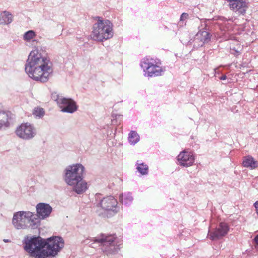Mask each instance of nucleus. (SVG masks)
<instances>
[{
  "label": "nucleus",
  "instance_id": "aec40b11",
  "mask_svg": "<svg viewBox=\"0 0 258 258\" xmlns=\"http://www.w3.org/2000/svg\"><path fill=\"white\" fill-rule=\"evenodd\" d=\"M137 169L138 171L142 175L147 174L149 170L148 165L144 163L138 164Z\"/></svg>",
  "mask_w": 258,
  "mask_h": 258
},
{
  "label": "nucleus",
  "instance_id": "1a4fd4ad",
  "mask_svg": "<svg viewBox=\"0 0 258 258\" xmlns=\"http://www.w3.org/2000/svg\"><path fill=\"white\" fill-rule=\"evenodd\" d=\"M99 204L102 209L110 212L111 215L116 214L119 210L117 206V201L112 196L104 198L100 201Z\"/></svg>",
  "mask_w": 258,
  "mask_h": 258
},
{
  "label": "nucleus",
  "instance_id": "a878e982",
  "mask_svg": "<svg viewBox=\"0 0 258 258\" xmlns=\"http://www.w3.org/2000/svg\"><path fill=\"white\" fill-rule=\"evenodd\" d=\"M188 17V14H187L186 13H183L181 14V15L180 16V20L181 21H183L185 20V19H187Z\"/></svg>",
  "mask_w": 258,
  "mask_h": 258
},
{
  "label": "nucleus",
  "instance_id": "6e6552de",
  "mask_svg": "<svg viewBox=\"0 0 258 258\" xmlns=\"http://www.w3.org/2000/svg\"><path fill=\"white\" fill-rule=\"evenodd\" d=\"M15 132L18 137L25 140H31L36 135L34 125L28 122L22 123L17 127Z\"/></svg>",
  "mask_w": 258,
  "mask_h": 258
},
{
  "label": "nucleus",
  "instance_id": "7ed1b4c3",
  "mask_svg": "<svg viewBox=\"0 0 258 258\" xmlns=\"http://www.w3.org/2000/svg\"><path fill=\"white\" fill-rule=\"evenodd\" d=\"M84 171L85 167L81 163L69 165L64 171V181L78 194L84 192L88 188L87 182L83 180Z\"/></svg>",
  "mask_w": 258,
  "mask_h": 258
},
{
  "label": "nucleus",
  "instance_id": "ddd939ff",
  "mask_svg": "<svg viewBox=\"0 0 258 258\" xmlns=\"http://www.w3.org/2000/svg\"><path fill=\"white\" fill-rule=\"evenodd\" d=\"M63 112L73 113L78 109L76 102L71 98L64 97L58 106Z\"/></svg>",
  "mask_w": 258,
  "mask_h": 258
},
{
  "label": "nucleus",
  "instance_id": "4be33fe9",
  "mask_svg": "<svg viewBox=\"0 0 258 258\" xmlns=\"http://www.w3.org/2000/svg\"><path fill=\"white\" fill-rule=\"evenodd\" d=\"M140 140L139 135L135 131H132L130 134V143L135 144Z\"/></svg>",
  "mask_w": 258,
  "mask_h": 258
},
{
  "label": "nucleus",
  "instance_id": "6ab92c4d",
  "mask_svg": "<svg viewBox=\"0 0 258 258\" xmlns=\"http://www.w3.org/2000/svg\"><path fill=\"white\" fill-rule=\"evenodd\" d=\"M36 34L33 30H29L23 35V40L27 42H30L35 38Z\"/></svg>",
  "mask_w": 258,
  "mask_h": 258
},
{
  "label": "nucleus",
  "instance_id": "393cba45",
  "mask_svg": "<svg viewBox=\"0 0 258 258\" xmlns=\"http://www.w3.org/2000/svg\"><path fill=\"white\" fill-rule=\"evenodd\" d=\"M121 117V115L118 114H112V118H111V122L113 125H116L118 123V120H119V118Z\"/></svg>",
  "mask_w": 258,
  "mask_h": 258
},
{
  "label": "nucleus",
  "instance_id": "cd10ccee",
  "mask_svg": "<svg viewBox=\"0 0 258 258\" xmlns=\"http://www.w3.org/2000/svg\"><path fill=\"white\" fill-rule=\"evenodd\" d=\"M254 240L256 245L258 246V234L255 237Z\"/></svg>",
  "mask_w": 258,
  "mask_h": 258
},
{
  "label": "nucleus",
  "instance_id": "f3484780",
  "mask_svg": "<svg viewBox=\"0 0 258 258\" xmlns=\"http://www.w3.org/2000/svg\"><path fill=\"white\" fill-rule=\"evenodd\" d=\"M8 113L4 111H0V129L9 126Z\"/></svg>",
  "mask_w": 258,
  "mask_h": 258
},
{
  "label": "nucleus",
  "instance_id": "2f4dec72",
  "mask_svg": "<svg viewBox=\"0 0 258 258\" xmlns=\"http://www.w3.org/2000/svg\"><path fill=\"white\" fill-rule=\"evenodd\" d=\"M32 41H33V42H36V41L35 40H33Z\"/></svg>",
  "mask_w": 258,
  "mask_h": 258
},
{
  "label": "nucleus",
  "instance_id": "20e7f679",
  "mask_svg": "<svg viewBox=\"0 0 258 258\" xmlns=\"http://www.w3.org/2000/svg\"><path fill=\"white\" fill-rule=\"evenodd\" d=\"M12 224L17 229H33L40 226L39 219L35 216V214L30 211H18L14 214Z\"/></svg>",
  "mask_w": 258,
  "mask_h": 258
},
{
  "label": "nucleus",
  "instance_id": "2eb2a0df",
  "mask_svg": "<svg viewBox=\"0 0 258 258\" xmlns=\"http://www.w3.org/2000/svg\"><path fill=\"white\" fill-rule=\"evenodd\" d=\"M242 166L244 167L254 169L258 167V163L251 156H247L243 157Z\"/></svg>",
  "mask_w": 258,
  "mask_h": 258
},
{
  "label": "nucleus",
  "instance_id": "f257e3e1",
  "mask_svg": "<svg viewBox=\"0 0 258 258\" xmlns=\"http://www.w3.org/2000/svg\"><path fill=\"white\" fill-rule=\"evenodd\" d=\"M24 249L30 257L48 258L54 256L64 246V240L59 236L44 239L38 236L25 237L23 240Z\"/></svg>",
  "mask_w": 258,
  "mask_h": 258
},
{
  "label": "nucleus",
  "instance_id": "9d476101",
  "mask_svg": "<svg viewBox=\"0 0 258 258\" xmlns=\"http://www.w3.org/2000/svg\"><path fill=\"white\" fill-rule=\"evenodd\" d=\"M228 3L229 9L238 15H244L248 9L246 0H225Z\"/></svg>",
  "mask_w": 258,
  "mask_h": 258
},
{
  "label": "nucleus",
  "instance_id": "bb28decb",
  "mask_svg": "<svg viewBox=\"0 0 258 258\" xmlns=\"http://www.w3.org/2000/svg\"><path fill=\"white\" fill-rule=\"evenodd\" d=\"M254 206L255 208V212L256 214L258 215V201H256L254 203Z\"/></svg>",
  "mask_w": 258,
  "mask_h": 258
},
{
  "label": "nucleus",
  "instance_id": "4468645a",
  "mask_svg": "<svg viewBox=\"0 0 258 258\" xmlns=\"http://www.w3.org/2000/svg\"><path fill=\"white\" fill-rule=\"evenodd\" d=\"M229 227L226 223L221 222L215 230L210 233V238L212 240L218 239L226 235L229 231Z\"/></svg>",
  "mask_w": 258,
  "mask_h": 258
},
{
  "label": "nucleus",
  "instance_id": "5701e85b",
  "mask_svg": "<svg viewBox=\"0 0 258 258\" xmlns=\"http://www.w3.org/2000/svg\"><path fill=\"white\" fill-rule=\"evenodd\" d=\"M45 114V111L42 108L36 107L33 111V114L36 117L42 118Z\"/></svg>",
  "mask_w": 258,
  "mask_h": 258
},
{
  "label": "nucleus",
  "instance_id": "f8f14e48",
  "mask_svg": "<svg viewBox=\"0 0 258 258\" xmlns=\"http://www.w3.org/2000/svg\"><path fill=\"white\" fill-rule=\"evenodd\" d=\"M36 214L35 216L38 218L40 221L41 219H44L48 217L52 211V207L48 204L40 203L36 207Z\"/></svg>",
  "mask_w": 258,
  "mask_h": 258
},
{
  "label": "nucleus",
  "instance_id": "412c9836",
  "mask_svg": "<svg viewBox=\"0 0 258 258\" xmlns=\"http://www.w3.org/2000/svg\"><path fill=\"white\" fill-rule=\"evenodd\" d=\"M51 97L53 100L56 102L58 106L60 105V102L62 101V99L64 98L61 94H57L56 92H53L51 94Z\"/></svg>",
  "mask_w": 258,
  "mask_h": 258
},
{
  "label": "nucleus",
  "instance_id": "7c9ffc66",
  "mask_svg": "<svg viewBox=\"0 0 258 258\" xmlns=\"http://www.w3.org/2000/svg\"><path fill=\"white\" fill-rule=\"evenodd\" d=\"M235 51L236 54H239L240 53V51L235 50ZM234 54H235V53Z\"/></svg>",
  "mask_w": 258,
  "mask_h": 258
},
{
  "label": "nucleus",
  "instance_id": "9b49d317",
  "mask_svg": "<svg viewBox=\"0 0 258 258\" xmlns=\"http://www.w3.org/2000/svg\"><path fill=\"white\" fill-rule=\"evenodd\" d=\"M179 164L184 167L192 165L195 162V157L191 152L183 150L177 157Z\"/></svg>",
  "mask_w": 258,
  "mask_h": 258
},
{
  "label": "nucleus",
  "instance_id": "a211bd4d",
  "mask_svg": "<svg viewBox=\"0 0 258 258\" xmlns=\"http://www.w3.org/2000/svg\"><path fill=\"white\" fill-rule=\"evenodd\" d=\"M197 36L203 43H208L211 38L210 33L207 31H203L198 33Z\"/></svg>",
  "mask_w": 258,
  "mask_h": 258
},
{
  "label": "nucleus",
  "instance_id": "b1692460",
  "mask_svg": "<svg viewBox=\"0 0 258 258\" xmlns=\"http://www.w3.org/2000/svg\"><path fill=\"white\" fill-rule=\"evenodd\" d=\"M119 201L124 205H126L129 202V198L127 194H121L119 196Z\"/></svg>",
  "mask_w": 258,
  "mask_h": 258
},
{
  "label": "nucleus",
  "instance_id": "f03ea898",
  "mask_svg": "<svg viewBox=\"0 0 258 258\" xmlns=\"http://www.w3.org/2000/svg\"><path fill=\"white\" fill-rule=\"evenodd\" d=\"M25 71L33 80L45 83L53 73L52 63L49 59L42 56L36 49L29 54L25 64Z\"/></svg>",
  "mask_w": 258,
  "mask_h": 258
},
{
  "label": "nucleus",
  "instance_id": "c756f323",
  "mask_svg": "<svg viewBox=\"0 0 258 258\" xmlns=\"http://www.w3.org/2000/svg\"><path fill=\"white\" fill-rule=\"evenodd\" d=\"M4 241L5 242H10L11 241L9 239H4Z\"/></svg>",
  "mask_w": 258,
  "mask_h": 258
},
{
  "label": "nucleus",
  "instance_id": "dca6fc26",
  "mask_svg": "<svg viewBox=\"0 0 258 258\" xmlns=\"http://www.w3.org/2000/svg\"><path fill=\"white\" fill-rule=\"evenodd\" d=\"M13 20L12 14L8 11H3L0 14V24L8 25L13 21Z\"/></svg>",
  "mask_w": 258,
  "mask_h": 258
},
{
  "label": "nucleus",
  "instance_id": "0eeeda50",
  "mask_svg": "<svg viewBox=\"0 0 258 258\" xmlns=\"http://www.w3.org/2000/svg\"><path fill=\"white\" fill-rule=\"evenodd\" d=\"M140 66L145 74L151 77L160 76L164 72L161 61L151 57L143 58L141 61Z\"/></svg>",
  "mask_w": 258,
  "mask_h": 258
},
{
  "label": "nucleus",
  "instance_id": "c85d7f7f",
  "mask_svg": "<svg viewBox=\"0 0 258 258\" xmlns=\"http://www.w3.org/2000/svg\"><path fill=\"white\" fill-rule=\"evenodd\" d=\"M226 75H223L220 78V79L221 80H224L226 79Z\"/></svg>",
  "mask_w": 258,
  "mask_h": 258
},
{
  "label": "nucleus",
  "instance_id": "39448f33",
  "mask_svg": "<svg viewBox=\"0 0 258 258\" xmlns=\"http://www.w3.org/2000/svg\"><path fill=\"white\" fill-rule=\"evenodd\" d=\"M88 241L87 239L85 242L92 247H94L93 244H98L102 251L107 255L116 253L119 249V245L116 242V237L114 234H101L99 236L93 238V243L89 244Z\"/></svg>",
  "mask_w": 258,
  "mask_h": 258
},
{
  "label": "nucleus",
  "instance_id": "423d86ee",
  "mask_svg": "<svg viewBox=\"0 0 258 258\" xmlns=\"http://www.w3.org/2000/svg\"><path fill=\"white\" fill-rule=\"evenodd\" d=\"M112 24L108 20H101L100 18L93 25V30L91 35L96 41H102L113 36Z\"/></svg>",
  "mask_w": 258,
  "mask_h": 258
}]
</instances>
